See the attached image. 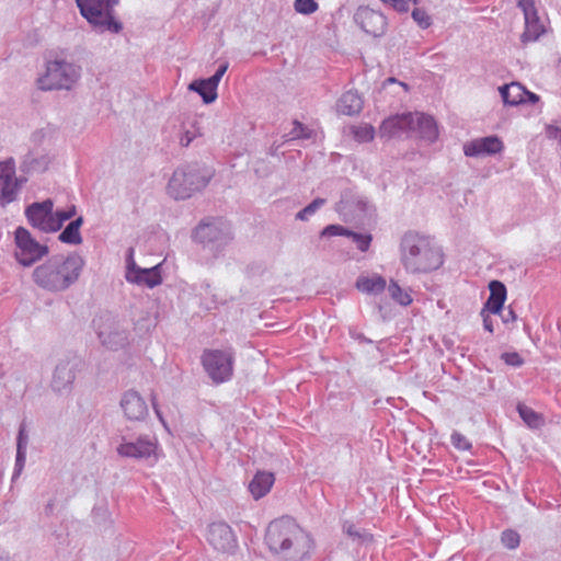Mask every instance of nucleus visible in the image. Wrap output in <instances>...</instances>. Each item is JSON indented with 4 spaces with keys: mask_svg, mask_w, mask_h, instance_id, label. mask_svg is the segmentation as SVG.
<instances>
[{
    "mask_svg": "<svg viewBox=\"0 0 561 561\" xmlns=\"http://www.w3.org/2000/svg\"><path fill=\"white\" fill-rule=\"evenodd\" d=\"M50 163V158L47 154H37L35 152H28L21 164L23 172H44L47 170Z\"/></svg>",
    "mask_w": 561,
    "mask_h": 561,
    "instance_id": "cd10ccee",
    "label": "nucleus"
},
{
    "mask_svg": "<svg viewBox=\"0 0 561 561\" xmlns=\"http://www.w3.org/2000/svg\"><path fill=\"white\" fill-rule=\"evenodd\" d=\"M415 119L412 113H402L386 118L379 131L381 136L389 138L400 136L402 133L414 129Z\"/></svg>",
    "mask_w": 561,
    "mask_h": 561,
    "instance_id": "a211bd4d",
    "label": "nucleus"
},
{
    "mask_svg": "<svg viewBox=\"0 0 561 561\" xmlns=\"http://www.w3.org/2000/svg\"><path fill=\"white\" fill-rule=\"evenodd\" d=\"M356 339L363 343H371V340L367 339L366 336H364L362 333L357 334L356 335Z\"/></svg>",
    "mask_w": 561,
    "mask_h": 561,
    "instance_id": "bf43d9fd",
    "label": "nucleus"
},
{
    "mask_svg": "<svg viewBox=\"0 0 561 561\" xmlns=\"http://www.w3.org/2000/svg\"><path fill=\"white\" fill-rule=\"evenodd\" d=\"M517 412L520 416V419L530 427L534 430H537L542 426L543 424V417L541 414L534 411L531 408L525 405L524 403L517 404Z\"/></svg>",
    "mask_w": 561,
    "mask_h": 561,
    "instance_id": "7c9ffc66",
    "label": "nucleus"
},
{
    "mask_svg": "<svg viewBox=\"0 0 561 561\" xmlns=\"http://www.w3.org/2000/svg\"><path fill=\"white\" fill-rule=\"evenodd\" d=\"M193 238L215 254L221 252L233 239L231 227L220 219L202 221L194 229Z\"/></svg>",
    "mask_w": 561,
    "mask_h": 561,
    "instance_id": "0eeeda50",
    "label": "nucleus"
},
{
    "mask_svg": "<svg viewBox=\"0 0 561 561\" xmlns=\"http://www.w3.org/2000/svg\"><path fill=\"white\" fill-rule=\"evenodd\" d=\"M214 176V170L199 162H191L176 168L169 180L167 192L176 199L184 201L204 190Z\"/></svg>",
    "mask_w": 561,
    "mask_h": 561,
    "instance_id": "20e7f679",
    "label": "nucleus"
},
{
    "mask_svg": "<svg viewBox=\"0 0 561 561\" xmlns=\"http://www.w3.org/2000/svg\"><path fill=\"white\" fill-rule=\"evenodd\" d=\"M54 506H55V503H54V501H53V500H50V501L45 505V508H44L45 514H46V515H51V514H53V512H54Z\"/></svg>",
    "mask_w": 561,
    "mask_h": 561,
    "instance_id": "13d9d810",
    "label": "nucleus"
},
{
    "mask_svg": "<svg viewBox=\"0 0 561 561\" xmlns=\"http://www.w3.org/2000/svg\"><path fill=\"white\" fill-rule=\"evenodd\" d=\"M327 203L325 198L317 197L313 199L309 205L304 207L301 210H299L296 214V219L305 221L310 216H312L321 206H323Z\"/></svg>",
    "mask_w": 561,
    "mask_h": 561,
    "instance_id": "f704fd0d",
    "label": "nucleus"
},
{
    "mask_svg": "<svg viewBox=\"0 0 561 561\" xmlns=\"http://www.w3.org/2000/svg\"><path fill=\"white\" fill-rule=\"evenodd\" d=\"M482 318H483V328L489 331L490 333H493L494 331V328H493V321L492 319L490 318V316L484 312V314H481Z\"/></svg>",
    "mask_w": 561,
    "mask_h": 561,
    "instance_id": "5fc2aeb1",
    "label": "nucleus"
},
{
    "mask_svg": "<svg viewBox=\"0 0 561 561\" xmlns=\"http://www.w3.org/2000/svg\"><path fill=\"white\" fill-rule=\"evenodd\" d=\"M501 359L508 366L520 367L524 364L523 357L517 352H505L501 354Z\"/></svg>",
    "mask_w": 561,
    "mask_h": 561,
    "instance_id": "c03bdc74",
    "label": "nucleus"
},
{
    "mask_svg": "<svg viewBox=\"0 0 561 561\" xmlns=\"http://www.w3.org/2000/svg\"><path fill=\"white\" fill-rule=\"evenodd\" d=\"M0 561H7L3 557L0 556Z\"/></svg>",
    "mask_w": 561,
    "mask_h": 561,
    "instance_id": "e2e57ef3",
    "label": "nucleus"
},
{
    "mask_svg": "<svg viewBox=\"0 0 561 561\" xmlns=\"http://www.w3.org/2000/svg\"><path fill=\"white\" fill-rule=\"evenodd\" d=\"M268 549L285 561H301L309 553L312 540L294 519L283 517L271 522L265 533Z\"/></svg>",
    "mask_w": 561,
    "mask_h": 561,
    "instance_id": "f03ea898",
    "label": "nucleus"
},
{
    "mask_svg": "<svg viewBox=\"0 0 561 561\" xmlns=\"http://www.w3.org/2000/svg\"><path fill=\"white\" fill-rule=\"evenodd\" d=\"M501 541L505 548L514 550L520 543V536L516 530L505 529L501 535Z\"/></svg>",
    "mask_w": 561,
    "mask_h": 561,
    "instance_id": "4c0bfd02",
    "label": "nucleus"
},
{
    "mask_svg": "<svg viewBox=\"0 0 561 561\" xmlns=\"http://www.w3.org/2000/svg\"><path fill=\"white\" fill-rule=\"evenodd\" d=\"M25 461H26V451H22L21 449L16 450L15 465H14L12 480H15L21 474L22 470L24 469Z\"/></svg>",
    "mask_w": 561,
    "mask_h": 561,
    "instance_id": "de8ad7c7",
    "label": "nucleus"
},
{
    "mask_svg": "<svg viewBox=\"0 0 561 561\" xmlns=\"http://www.w3.org/2000/svg\"><path fill=\"white\" fill-rule=\"evenodd\" d=\"M93 327L103 346L111 351H118L128 344V332L119 324L116 317L104 311L96 316Z\"/></svg>",
    "mask_w": 561,
    "mask_h": 561,
    "instance_id": "6e6552de",
    "label": "nucleus"
},
{
    "mask_svg": "<svg viewBox=\"0 0 561 561\" xmlns=\"http://www.w3.org/2000/svg\"><path fill=\"white\" fill-rule=\"evenodd\" d=\"M414 3H416L417 1L416 0H413Z\"/></svg>",
    "mask_w": 561,
    "mask_h": 561,
    "instance_id": "0e129e2a",
    "label": "nucleus"
},
{
    "mask_svg": "<svg viewBox=\"0 0 561 561\" xmlns=\"http://www.w3.org/2000/svg\"><path fill=\"white\" fill-rule=\"evenodd\" d=\"M81 365L82 362L77 356L60 359L55 367L50 382L53 391L59 394L71 392L73 381Z\"/></svg>",
    "mask_w": 561,
    "mask_h": 561,
    "instance_id": "f8f14e48",
    "label": "nucleus"
},
{
    "mask_svg": "<svg viewBox=\"0 0 561 561\" xmlns=\"http://www.w3.org/2000/svg\"><path fill=\"white\" fill-rule=\"evenodd\" d=\"M15 178V163L12 158L0 162V186Z\"/></svg>",
    "mask_w": 561,
    "mask_h": 561,
    "instance_id": "c9c22d12",
    "label": "nucleus"
},
{
    "mask_svg": "<svg viewBox=\"0 0 561 561\" xmlns=\"http://www.w3.org/2000/svg\"><path fill=\"white\" fill-rule=\"evenodd\" d=\"M228 67H229L228 61H225V62L220 64L219 67L216 70V72L213 76H210L209 78L213 81H215L217 84H219L221 78L224 77V75L228 70Z\"/></svg>",
    "mask_w": 561,
    "mask_h": 561,
    "instance_id": "3c124183",
    "label": "nucleus"
},
{
    "mask_svg": "<svg viewBox=\"0 0 561 561\" xmlns=\"http://www.w3.org/2000/svg\"><path fill=\"white\" fill-rule=\"evenodd\" d=\"M400 84H401L402 87H404V89H405V90L408 89L407 83L400 82Z\"/></svg>",
    "mask_w": 561,
    "mask_h": 561,
    "instance_id": "680f3d73",
    "label": "nucleus"
},
{
    "mask_svg": "<svg viewBox=\"0 0 561 561\" xmlns=\"http://www.w3.org/2000/svg\"><path fill=\"white\" fill-rule=\"evenodd\" d=\"M119 404L129 421H144L149 413L145 399L135 390L124 392Z\"/></svg>",
    "mask_w": 561,
    "mask_h": 561,
    "instance_id": "f3484780",
    "label": "nucleus"
},
{
    "mask_svg": "<svg viewBox=\"0 0 561 561\" xmlns=\"http://www.w3.org/2000/svg\"><path fill=\"white\" fill-rule=\"evenodd\" d=\"M364 101L357 91H346L337 101V112L347 116L357 115L362 112Z\"/></svg>",
    "mask_w": 561,
    "mask_h": 561,
    "instance_id": "4be33fe9",
    "label": "nucleus"
},
{
    "mask_svg": "<svg viewBox=\"0 0 561 561\" xmlns=\"http://www.w3.org/2000/svg\"><path fill=\"white\" fill-rule=\"evenodd\" d=\"M489 290L490 295L481 310V314H484V312L499 314L503 311L506 300V287L502 282L494 279L489 283Z\"/></svg>",
    "mask_w": 561,
    "mask_h": 561,
    "instance_id": "aec40b11",
    "label": "nucleus"
},
{
    "mask_svg": "<svg viewBox=\"0 0 561 561\" xmlns=\"http://www.w3.org/2000/svg\"><path fill=\"white\" fill-rule=\"evenodd\" d=\"M400 260L410 273H428L443 264V253L430 237L409 230L400 241Z\"/></svg>",
    "mask_w": 561,
    "mask_h": 561,
    "instance_id": "7ed1b4c3",
    "label": "nucleus"
},
{
    "mask_svg": "<svg viewBox=\"0 0 561 561\" xmlns=\"http://www.w3.org/2000/svg\"><path fill=\"white\" fill-rule=\"evenodd\" d=\"M208 377L216 385L226 382L233 375L234 356L229 351L205 350L201 357Z\"/></svg>",
    "mask_w": 561,
    "mask_h": 561,
    "instance_id": "1a4fd4ad",
    "label": "nucleus"
},
{
    "mask_svg": "<svg viewBox=\"0 0 561 561\" xmlns=\"http://www.w3.org/2000/svg\"><path fill=\"white\" fill-rule=\"evenodd\" d=\"M152 407H153V410H154V412H156L157 416L159 417V420L164 424V420H163V417H162V414H161V412H160V410L158 409V405H157V403H156V397H154V396L152 397Z\"/></svg>",
    "mask_w": 561,
    "mask_h": 561,
    "instance_id": "4d7b16f0",
    "label": "nucleus"
},
{
    "mask_svg": "<svg viewBox=\"0 0 561 561\" xmlns=\"http://www.w3.org/2000/svg\"><path fill=\"white\" fill-rule=\"evenodd\" d=\"M76 214V205H70L67 209H57L56 211L53 210V226L50 229H54V232L59 231L62 228L65 221L75 217Z\"/></svg>",
    "mask_w": 561,
    "mask_h": 561,
    "instance_id": "2f4dec72",
    "label": "nucleus"
},
{
    "mask_svg": "<svg viewBox=\"0 0 561 561\" xmlns=\"http://www.w3.org/2000/svg\"><path fill=\"white\" fill-rule=\"evenodd\" d=\"M500 314H502V320L505 323L508 321H515L517 318L515 311L512 308H508L504 313L502 311Z\"/></svg>",
    "mask_w": 561,
    "mask_h": 561,
    "instance_id": "864d4df0",
    "label": "nucleus"
},
{
    "mask_svg": "<svg viewBox=\"0 0 561 561\" xmlns=\"http://www.w3.org/2000/svg\"><path fill=\"white\" fill-rule=\"evenodd\" d=\"M196 137L195 133H192L190 130H186L182 134L180 137V145L182 147H188L190 144L193 141V139Z\"/></svg>",
    "mask_w": 561,
    "mask_h": 561,
    "instance_id": "603ef678",
    "label": "nucleus"
},
{
    "mask_svg": "<svg viewBox=\"0 0 561 561\" xmlns=\"http://www.w3.org/2000/svg\"><path fill=\"white\" fill-rule=\"evenodd\" d=\"M350 229L340 226V225H328L321 231L322 237H333V236H345L347 237Z\"/></svg>",
    "mask_w": 561,
    "mask_h": 561,
    "instance_id": "a18cd8bd",
    "label": "nucleus"
},
{
    "mask_svg": "<svg viewBox=\"0 0 561 561\" xmlns=\"http://www.w3.org/2000/svg\"><path fill=\"white\" fill-rule=\"evenodd\" d=\"M503 148V141L497 136H486L465 144L463 152L467 157H480L499 153Z\"/></svg>",
    "mask_w": 561,
    "mask_h": 561,
    "instance_id": "6ab92c4d",
    "label": "nucleus"
},
{
    "mask_svg": "<svg viewBox=\"0 0 561 561\" xmlns=\"http://www.w3.org/2000/svg\"><path fill=\"white\" fill-rule=\"evenodd\" d=\"M293 129L290 130L289 135L291 139H310L312 136V130L309 129L307 126H305L299 121L295 119L293 122Z\"/></svg>",
    "mask_w": 561,
    "mask_h": 561,
    "instance_id": "a19ab883",
    "label": "nucleus"
},
{
    "mask_svg": "<svg viewBox=\"0 0 561 561\" xmlns=\"http://www.w3.org/2000/svg\"><path fill=\"white\" fill-rule=\"evenodd\" d=\"M23 180L13 178L8 183L0 186V206L5 207L10 203L14 202L22 187Z\"/></svg>",
    "mask_w": 561,
    "mask_h": 561,
    "instance_id": "c756f323",
    "label": "nucleus"
},
{
    "mask_svg": "<svg viewBox=\"0 0 561 561\" xmlns=\"http://www.w3.org/2000/svg\"><path fill=\"white\" fill-rule=\"evenodd\" d=\"M119 439L116 453L121 457L147 460L156 456L157 442L148 435H139L134 439L127 431H121Z\"/></svg>",
    "mask_w": 561,
    "mask_h": 561,
    "instance_id": "9b49d317",
    "label": "nucleus"
},
{
    "mask_svg": "<svg viewBox=\"0 0 561 561\" xmlns=\"http://www.w3.org/2000/svg\"><path fill=\"white\" fill-rule=\"evenodd\" d=\"M517 7L523 11L525 19V30L520 35L522 43L537 41L545 28L540 22L535 0H518Z\"/></svg>",
    "mask_w": 561,
    "mask_h": 561,
    "instance_id": "4468645a",
    "label": "nucleus"
},
{
    "mask_svg": "<svg viewBox=\"0 0 561 561\" xmlns=\"http://www.w3.org/2000/svg\"><path fill=\"white\" fill-rule=\"evenodd\" d=\"M453 446L458 450H470L472 448L471 443L459 432H453L450 436Z\"/></svg>",
    "mask_w": 561,
    "mask_h": 561,
    "instance_id": "37998d69",
    "label": "nucleus"
},
{
    "mask_svg": "<svg viewBox=\"0 0 561 561\" xmlns=\"http://www.w3.org/2000/svg\"><path fill=\"white\" fill-rule=\"evenodd\" d=\"M274 482V473L257 471L249 483V491L255 500H260L270 492Z\"/></svg>",
    "mask_w": 561,
    "mask_h": 561,
    "instance_id": "412c9836",
    "label": "nucleus"
},
{
    "mask_svg": "<svg viewBox=\"0 0 561 561\" xmlns=\"http://www.w3.org/2000/svg\"><path fill=\"white\" fill-rule=\"evenodd\" d=\"M83 225V217L79 216L76 219L71 220L65 229L59 233L58 240L66 244H81L82 237L80 233V228Z\"/></svg>",
    "mask_w": 561,
    "mask_h": 561,
    "instance_id": "bb28decb",
    "label": "nucleus"
},
{
    "mask_svg": "<svg viewBox=\"0 0 561 561\" xmlns=\"http://www.w3.org/2000/svg\"><path fill=\"white\" fill-rule=\"evenodd\" d=\"M126 276H131L138 274V271H141L142 267H139L135 261H134V249L129 248L127 251V259H126Z\"/></svg>",
    "mask_w": 561,
    "mask_h": 561,
    "instance_id": "49530a36",
    "label": "nucleus"
},
{
    "mask_svg": "<svg viewBox=\"0 0 561 561\" xmlns=\"http://www.w3.org/2000/svg\"><path fill=\"white\" fill-rule=\"evenodd\" d=\"M217 88L218 84L210 78L193 80L188 85V90L198 93L205 104L216 101L218 96Z\"/></svg>",
    "mask_w": 561,
    "mask_h": 561,
    "instance_id": "5701e85b",
    "label": "nucleus"
},
{
    "mask_svg": "<svg viewBox=\"0 0 561 561\" xmlns=\"http://www.w3.org/2000/svg\"><path fill=\"white\" fill-rule=\"evenodd\" d=\"M82 18L98 32L118 34L123 23L115 16L119 0H75Z\"/></svg>",
    "mask_w": 561,
    "mask_h": 561,
    "instance_id": "39448f33",
    "label": "nucleus"
},
{
    "mask_svg": "<svg viewBox=\"0 0 561 561\" xmlns=\"http://www.w3.org/2000/svg\"><path fill=\"white\" fill-rule=\"evenodd\" d=\"M387 81L390 82V83H394V82H397V79L396 78H388Z\"/></svg>",
    "mask_w": 561,
    "mask_h": 561,
    "instance_id": "052dcab7",
    "label": "nucleus"
},
{
    "mask_svg": "<svg viewBox=\"0 0 561 561\" xmlns=\"http://www.w3.org/2000/svg\"><path fill=\"white\" fill-rule=\"evenodd\" d=\"M14 257L19 264L30 267L49 253L45 244L35 240L24 227H18L14 231Z\"/></svg>",
    "mask_w": 561,
    "mask_h": 561,
    "instance_id": "9d476101",
    "label": "nucleus"
},
{
    "mask_svg": "<svg viewBox=\"0 0 561 561\" xmlns=\"http://www.w3.org/2000/svg\"><path fill=\"white\" fill-rule=\"evenodd\" d=\"M53 208L54 202L50 198L34 202L25 208V216L33 228L46 233L54 232V229H50L53 226Z\"/></svg>",
    "mask_w": 561,
    "mask_h": 561,
    "instance_id": "2eb2a0df",
    "label": "nucleus"
},
{
    "mask_svg": "<svg viewBox=\"0 0 561 561\" xmlns=\"http://www.w3.org/2000/svg\"><path fill=\"white\" fill-rule=\"evenodd\" d=\"M84 265L78 252L56 254L33 270L32 279L43 290L62 293L79 280Z\"/></svg>",
    "mask_w": 561,
    "mask_h": 561,
    "instance_id": "f257e3e1",
    "label": "nucleus"
},
{
    "mask_svg": "<svg viewBox=\"0 0 561 561\" xmlns=\"http://www.w3.org/2000/svg\"><path fill=\"white\" fill-rule=\"evenodd\" d=\"M388 291L393 300L401 306H409L412 302L410 294L404 291L397 282L391 280L388 286Z\"/></svg>",
    "mask_w": 561,
    "mask_h": 561,
    "instance_id": "72a5a7b5",
    "label": "nucleus"
},
{
    "mask_svg": "<svg viewBox=\"0 0 561 561\" xmlns=\"http://www.w3.org/2000/svg\"><path fill=\"white\" fill-rule=\"evenodd\" d=\"M386 286V279L380 275L374 277L359 276L356 280V288L366 294H380Z\"/></svg>",
    "mask_w": 561,
    "mask_h": 561,
    "instance_id": "c85d7f7f",
    "label": "nucleus"
},
{
    "mask_svg": "<svg viewBox=\"0 0 561 561\" xmlns=\"http://www.w3.org/2000/svg\"><path fill=\"white\" fill-rule=\"evenodd\" d=\"M411 15L415 23L423 30L432 25V19L424 9L415 8Z\"/></svg>",
    "mask_w": 561,
    "mask_h": 561,
    "instance_id": "79ce46f5",
    "label": "nucleus"
},
{
    "mask_svg": "<svg viewBox=\"0 0 561 561\" xmlns=\"http://www.w3.org/2000/svg\"><path fill=\"white\" fill-rule=\"evenodd\" d=\"M539 99L540 98L538 94L530 92L526 89L525 103L536 104L537 102H539Z\"/></svg>",
    "mask_w": 561,
    "mask_h": 561,
    "instance_id": "6e6d98bb",
    "label": "nucleus"
},
{
    "mask_svg": "<svg viewBox=\"0 0 561 561\" xmlns=\"http://www.w3.org/2000/svg\"><path fill=\"white\" fill-rule=\"evenodd\" d=\"M499 92L505 105L516 106L525 103L526 88L519 82L503 84Z\"/></svg>",
    "mask_w": 561,
    "mask_h": 561,
    "instance_id": "b1692460",
    "label": "nucleus"
},
{
    "mask_svg": "<svg viewBox=\"0 0 561 561\" xmlns=\"http://www.w3.org/2000/svg\"><path fill=\"white\" fill-rule=\"evenodd\" d=\"M355 23L367 34L374 37L382 36L388 26L387 16L369 7H359L354 14Z\"/></svg>",
    "mask_w": 561,
    "mask_h": 561,
    "instance_id": "ddd939ff",
    "label": "nucleus"
},
{
    "mask_svg": "<svg viewBox=\"0 0 561 561\" xmlns=\"http://www.w3.org/2000/svg\"><path fill=\"white\" fill-rule=\"evenodd\" d=\"M353 135L358 142L371 141L375 137V129L371 125L353 127Z\"/></svg>",
    "mask_w": 561,
    "mask_h": 561,
    "instance_id": "e433bc0d",
    "label": "nucleus"
},
{
    "mask_svg": "<svg viewBox=\"0 0 561 561\" xmlns=\"http://www.w3.org/2000/svg\"><path fill=\"white\" fill-rule=\"evenodd\" d=\"M127 282L138 285H146L149 288H153L162 283V276L160 273V265H156L151 268H142L138 271V274L126 276Z\"/></svg>",
    "mask_w": 561,
    "mask_h": 561,
    "instance_id": "393cba45",
    "label": "nucleus"
},
{
    "mask_svg": "<svg viewBox=\"0 0 561 561\" xmlns=\"http://www.w3.org/2000/svg\"><path fill=\"white\" fill-rule=\"evenodd\" d=\"M347 237L352 238L353 242L356 243L357 249L362 252H366L371 243L373 237L370 233H359L350 230Z\"/></svg>",
    "mask_w": 561,
    "mask_h": 561,
    "instance_id": "58836bf2",
    "label": "nucleus"
},
{
    "mask_svg": "<svg viewBox=\"0 0 561 561\" xmlns=\"http://www.w3.org/2000/svg\"><path fill=\"white\" fill-rule=\"evenodd\" d=\"M208 541L218 551L228 552L237 546L231 527L225 522L211 523L208 527Z\"/></svg>",
    "mask_w": 561,
    "mask_h": 561,
    "instance_id": "dca6fc26",
    "label": "nucleus"
},
{
    "mask_svg": "<svg viewBox=\"0 0 561 561\" xmlns=\"http://www.w3.org/2000/svg\"><path fill=\"white\" fill-rule=\"evenodd\" d=\"M416 127L422 139L434 142L438 137V128L435 119L430 115L417 114Z\"/></svg>",
    "mask_w": 561,
    "mask_h": 561,
    "instance_id": "a878e982",
    "label": "nucleus"
},
{
    "mask_svg": "<svg viewBox=\"0 0 561 561\" xmlns=\"http://www.w3.org/2000/svg\"><path fill=\"white\" fill-rule=\"evenodd\" d=\"M343 530L357 543H366L373 540V536L368 531L356 528V526L351 522H345L343 524Z\"/></svg>",
    "mask_w": 561,
    "mask_h": 561,
    "instance_id": "473e14b6",
    "label": "nucleus"
},
{
    "mask_svg": "<svg viewBox=\"0 0 561 561\" xmlns=\"http://www.w3.org/2000/svg\"><path fill=\"white\" fill-rule=\"evenodd\" d=\"M383 4L391 7L399 13H407L409 11L408 0H380Z\"/></svg>",
    "mask_w": 561,
    "mask_h": 561,
    "instance_id": "09e8293b",
    "label": "nucleus"
},
{
    "mask_svg": "<svg viewBox=\"0 0 561 561\" xmlns=\"http://www.w3.org/2000/svg\"><path fill=\"white\" fill-rule=\"evenodd\" d=\"M294 8L297 13L310 15L318 10L319 5L316 0H295Z\"/></svg>",
    "mask_w": 561,
    "mask_h": 561,
    "instance_id": "ea45409f",
    "label": "nucleus"
},
{
    "mask_svg": "<svg viewBox=\"0 0 561 561\" xmlns=\"http://www.w3.org/2000/svg\"><path fill=\"white\" fill-rule=\"evenodd\" d=\"M28 438L25 434L24 425L20 426L18 438H16V450L26 451Z\"/></svg>",
    "mask_w": 561,
    "mask_h": 561,
    "instance_id": "8fccbe9b",
    "label": "nucleus"
},
{
    "mask_svg": "<svg viewBox=\"0 0 561 561\" xmlns=\"http://www.w3.org/2000/svg\"><path fill=\"white\" fill-rule=\"evenodd\" d=\"M81 68L73 62L56 58L46 64L45 73L37 79L43 91L70 90L80 78Z\"/></svg>",
    "mask_w": 561,
    "mask_h": 561,
    "instance_id": "423d86ee",
    "label": "nucleus"
}]
</instances>
